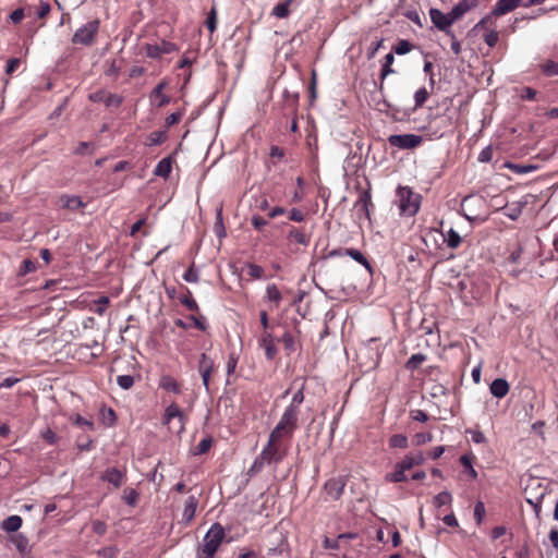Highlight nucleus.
Instances as JSON below:
<instances>
[{"mask_svg":"<svg viewBox=\"0 0 558 558\" xmlns=\"http://www.w3.org/2000/svg\"><path fill=\"white\" fill-rule=\"evenodd\" d=\"M522 0H498L492 10L495 16L505 15L517 9Z\"/></svg>","mask_w":558,"mask_h":558,"instance_id":"dca6fc26","label":"nucleus"},{"mask_svg":"<svg viewBox=\"0 0 558 558\" xmlns=\"http://www.w3.org/2000/svg\"><path fill=\"white\" fill-rule=\"evenodd\" d=\"M247 275L253 279H260L264 275V269L259 265L248 264L247 265Z\"/></svg>","mask_w":558,"mask_h":558,"instance_id":"052dcab7","label":"nucleus"},{"mask_svg":"<svg viewBox=\"0 0 558 558\" xmlns=\"http://www.w3.org/2000/svg\"><path fill=\"white\" fill-rule=\"evenodd\" d=\"M122 499L131 507H134L138 499V493L134 488L125 489Z\"/></svg>","mask_w":558,"mask_h":558,"instance_id":"de8ad7c7","label":"nucleus"},{"mask_svg":"<svg viewBox=\"0 0 558 558\" xmlns=\"http://www.w3.org/2000/svg\"><path fill=\"white\" fill-rule=\"evenodd\" d=\"M451 501H452V496L447 490L440 492L433 499V504L436 508H440L445 505L450 504Z\"/></svg>","mask_w":558,"mask_h":558,"instance_id":"79ce46f5","label":"nucleus"},{"mask_svg":"<svg viewBox=\"0 0 558 558\" xmlns=\"http://www.w3.org/2000/svg\"><path fill=\"white\" fill-rule=\"evenodd\" d=\"M460 463L464 468V472L468 473V475L472 480H475L477 477V472L473 468V464H472L473 463V457H471L469 454H463V456L460 457Z\"/></svg>","mask_w":558,"mask_h":558,"instance_id":"7c9ffc66","label":"nucleus"},{"mask_svg":"<svg viewBox=\"0 0 558 558\" xmlns=\"http://www.w3.org/2000/svg\"><path fill=\"white\" fill-rule=\"evenodd\" d=\"M265 464L267 463L264 460H262L260 456H258L252 463L251 468L247 470V475L251 477L256 475L258 472L262 471Z\"/></svg>","mask_w":558,"mask_h":558,"instance_id":"6e6d98bb","label":"nucleus"},{"mask_svg":"<svg viewBox=\"0 0 558 558\" xmlns=\"http://www.w3.org/2000/svg\"><path fill=\"white\" fill-rule=\"evenodd\" d=\"M288 239L290 241H294L299 244H302L304 246H307L311 241L310 234L305 233L302 229H298L295 227H292L288 233Z\"/></svg>","mask_w":558,"mask_h":558,"instance_id":"a878e982","label":"nucleus"},{"mask_svg":"<svg viewBox=\"0 0 558 558\" xmlns=\"http://www.w3.org/2000/svg\"><path fill=\"white\" fill-rule=\"evenodd\" d=\"M442 236L444 242L450 248L459 247L462 242V238L453 228H450L446 233H442Z\"/></svg>","mask_w":558,"mask_h":558,"instance_id":"bb28decb","label":"nucleus"},{"mask_svg":"<svg viewBox=\"0 0 558 558\" xmlns=\"http://www.w3.org/2000/svg\"><path fill=\"white\" fill-rule=\"evenodd\" d=\"M372 204V196L369 191H363L360 193L359 199L355 203V207L363 210L368 216V206Z\"/></svg>","mask_w":558,"mask_h":558,"instance_id":"c756f323","label":"nucleus"},{"mask_svg":"<svg viewBox=\"0 0 558 558\" xmlns=\"http://www.w3.org/2000/svg\"><path fill=\"white\" fill-rule=\"evenodd\" d=\"M160 387L167 391H171L173 393H180V386L178 381L171 376H162L160 379Z\"/></svg>","mask_w":558,"mask_h":558,"instance_id":"c85d7f7f","label":"nucleus"},{"mask_svg":"<svg viewBox=\"0 0 558 558\" xmlns=\"http://www.w3.org/2000/svg\"><path fill=\"white\" fill-rule=\"evenodd\" d=\"M278 341L282 342L288 354L295 352V339L290 331H286Z\"/></svg>","mask_w":558,"mask_h":558,"instance_id":"2f4dec72","label":"nucleus"},{"mask_svg":"<svg viewBox=\"0 0 558 558\" xmlns=\"http://www.w3.org/2000/svg\"><path fill=\"white\" fill-rule=\"evenodd\" d=\"M100 480L108 482L114 488H119L125 482L126 475L123 471L117 468H108L102 472Z\"/></svg>","mask_w":558,"mask_h":558,"instance_id":"9d476101","label":"nucleus"},{"mask_svg":"<svg viewBox=\"0 0 558 558\" xmlns=\"http://www.w3.org/2000/svg\"><path fill=\"white\" fill-rule=\"evenodd\" d=\"M99 20H92L82 25L72 36V44L82 45V46H90L98 32H99Z\"/></svg>","mask_w":558,"mask_h":558,"instance_id":"20e7f679","label":"nucleus"},{"mask_svg":"<svg viewBox=\"0 0 558 558\" xmlns=\"http://www.w3.org/2000/svg\"><path fill=\"white\" fill-rule=\"evenodd\" d=\"M389 446L391 448L405 449L409 446L408 437L403 434H395L389 438Z\"/></svg>","mask_w":558,"mask_h":558,"instance_id":"c9c22d12","label":"nucleus"},{"mask_svg":"<svg viewBox=\"0 0 558 558\" xmlns=\"http://www.w3.org/2000/svg\"><path fill=\"white\" fill-rule=\"evenodd\" d=\"M162 420H163V423L167 425H170L173 420H178V422H179L178 432H181L184 428V421H185L184 414L175 403H171L170 405H168L166 408Z\"/></svg>","mask_w":558,"mask_h":558,"instance_id":"9b49d317","label":"nucleus"},{"mask_svg":"<svg viewBox=\"0 0 558 558\" xmlns=\"http://www.w3.org/2000/svg\"><path fill=\"white\" fill-rule=\"evenodd\" d=\"M175 50L174 44L162 41L161 44L147 45L146 54L151 59L160 58L162 54L171 53Z\"/></svg>","mask_w":558,"mask_h":558,"instance_id":"ddd939ff","label":"nucleus"},{"mask_svg":"<svg viewBox=\"0 0 558 558\" xmlns=\"http://www.w3.org/2000/svg\"><path fill=\"white\" fill-rule=\"evenodd\" d=\"M423 137L416 134H392L388 137V143L399 149H413L420 146Z\"/></svg>","mask_w":558,"mask_h":558,"instance_id":"423d86ee","label":"nucleus"},{"mask_svg":"<svg viewBox=\"0 0 558 558\" xmlns=\"http://www.w3.org/2000/svg\"><path fill=\"white\" fill-rule=\"evenodd\" d=\"M493 148L492 146H486L482 149V151L478 154L477 160L480 162H489L493 158Z\"/></svg>","mask_w":558,"mask_h":558,"instance_id":"774afa93","label":"nucleus"},{"mask_svg":"<svg viewBox=\"0 0 558 558\" xmlns=\"http://www.w3.org/2000/svg\"><path fill=\"white\" fill-rule=\"evenodd\" d=\"M10 541L13 543L20 554L26 555L31 551L29 541L24 534L16 533L11 536Z\"/></svg>","mask_w":558,"mask_h":558,"instance_id":"5701e85b","label":"nucleus"},{"mask_svg":"<svg viewBox=\"0 0 558 558\" xmlns=\"http://www.w3.org/2000/svg\"><path fill=\"white\" fill-rule=\"evenodd\" d=\"M289 554H290L289 544H288L287 538L283 536H280L277 544L269 547L267 550V555L270 557H277V556H282V555L289 556Z\"/></svg>","mask_w":558,"mask_h":558,"instance_id":"4be33fe9","label":"nucleus"},{"mask_svg":"<svg viewBox=\"0 0 558 558\" xmlns=\"http://www.w3.org/2000/svg\"><path fill=\"white\" fill-rule=\"evenodd\" d=\"M215 233L218 238H225L226 236V229L223 226V219H222V208L217 209L216 214V222L214 226Z\"/></svg>","mask_w":558,"mask_h":558,"instance_id":"a19ab883","label":"nucleus"},{"mask_svg":"<svg viewBox=\"0 0 558 558\" xmlns=\"http://www.w3.org/2000/svg\"><path fill=\"white\" fill-rule=\"evenodd\" d=\"M344 254L347 256H350L359 264L363 265L371 275L373 274V266L361 251H359L357 248H344Z\"/></svg>","mask_w":558,"mask_h":558,"instance_id":"b1692460","label":"nucleus"},{"mask_svg":"<svg viewBox=\"0 0 558 558\" xmlns=\"http://www.w3.org/2000/svg\"><path fill=\"white\" fill-rule=\"evenodd\" d=\"M59 205L60 207L69 209L71 211L85 207V203L83 202L81 196L69 194H62L59 197Z\"/></svg>","mask_w":558,"mask_h":558,"instance_id":"2eb2a0df","label":"nucleus"},{"mask_svg":"<svg viewBox=\"0 0 558 558\" xmlns=\"http://www.w3.org/2000/svg\"><path fill=\"white\" fill-rule=\"evenodd\" d=\"M93 102H102L107 108H119L123 102V97L119 94L106 89L96 90L88 96Z\"/></svg>","mask_w":558,"mask_h":558,"instance_id":"0eeeda50","label":"nucleus"},{"mask_svg":"<svg viewBox=\"0 0 558 558\" xmlns=\"http://www.w3.org/2000/svg\"><path fill=\"white\" fill-rule=\"evenodd\" d=\"M447 120L445 118H438L434 121H430L424 130L426 131V135L428 140H437L444 136L445 129L447 126Z\"/></svg>","mask_w":558,"mask_h":558,"instance_id":"f8f14e48","label":"nucleus"},{"mask_svg":"<svg viewBox=\"0 0 558 558\" xmlns=\"http://www.w3.org/2000/svg\"><path fill=\"white\" fill-rule=\"evenodd\" d=\"M290 3H291V0L276 4L272 9L271 14L278 19L288 17L289 13H290V10H289Z\"/></svg>","mask_w":558,"mask_h":558,"instance_id":"473e14b6","label":"nucleus"},{"mask_svg":"<svg viewBox=\"0 0 558 558\" xmlns=\"http://www.w3.org/2000/svg\"><path fill=\"white\" fill-rule=\"evenodd\" d=\"M405 468H403L401 462L396 463L395 470L391 473H387L385 475V481L389 483H401L408 481V476L405 475Z\"/></svg>","mask_w":558,"mask_h":558,"instance_id":"412c9836","label":"nucleus"},{"mask_svg":"<svg viewBox=\"0 0 558 558\" xmlns=\"http://www.w3.org/2000/svg\"><path fill=\"white\" fill-rule=\"evenodd\" d=\"M477 4L478 0H461L456 5H453L452 11L453 14L458 15L461 19L469 11L477 7Z\"/></svg>","mask_w":558,"mask_h":558,"instance_id":"393cba45","label":"nucleus"},{"mask_svg":"<svg viewBox=\"0 0 558 558\" xmlns=\"http://www.w3.org/2000/svg\"><path fill=\"white\" fill-rule=\"evenodd\" d=\"M73 423L84 429H87V430H94L95 428V425L92 421L83 417L82 415L80 414H76L73 418Z\"/></svg>","mask_w":558,"mask_h":558,"instance_id":"864d4df0","label":"nucleus"},{"mask_svg":"<svg viewBox=\"0 0 558 558\" xmlns=\"http://www.w3.org/2000/svg\"><path fill=\"white\" fill-rule=\"evenodd\" d=\"M22 524V518L17 514H12L1 522L0 529L7 533H15L21 529Z\"/></svg>","mask_w":558,"mask_h":558,"instance_id":"6ab92c4d","label":"nucleus"},{"mask_svg":"<svg viewBox=\"0 0 558 558\" xmlns=\"http://www.w3.org/2000/svg\"><path fill=\"white\" fill-rule=\"evenodd\" d=\"M257 343L264 350L268 361H272L276 357L278 350L275 344V337L270 330H263L257 339Z\"/></svg>","mask_w":558,"mask_h":558,"instance_id":"6e6552de","label":"nucleus"},{"mask_svg":"<svg viewBox=\"0 0 558 558\" xmlns=\"http://www.w3.org/2000/svg\"><path fill=\"white\" fill-rule=\"evenodd\" d=\"M432 439H433V436L429 433H417L413 437V442L416 446H421V445L432 441Z\"/></svg>","mask_w":558,"mask_h":558,"instance_id":"0e129e2a","label":"nucleus"},{"mask_svg":"<svg viewBox=\"0 0 558 558\" xmlns=\"http://www.w3.org/2000/svg\"><path fill=\"white\" fill-rule=\"evenodd\" d=\"M429 93L425 87L418 88L414 94V108L412 111L421 108L425 101L428 99Z\"/></svg>","mask_w":558,"mask_h":558,"instance_id":"4c0bfd02","label":"nucleus"},{"mask_svg":"<svg viewBox=\"0 0 558 558\" xmlns=\"http://www.w3.org/2000/svg\"><path fill=\"white\" fill-rule=\"evenodd\" d=\"M165 141H166V132H163V131L153 132L148 136V142H149L148 144L150 146L160 145Z\"/></svg>","mask_w":558,"mask_h":558,"instance_id":"603ef678","label":"nucleus"},{"mask_svg":"<svg viewBox=\"0 0 558 558\" xmlns=\"http://www.w3.org/2000/svg\"><path fill=\"white\" fill-rule=\"evenodd\" d=\"M485 506L482 501H477L474 506V518L476 519L477 523L480 524L484 517H485Z\"/></svg>","mask_w":558,"mask_h":558,"instance_id":"338daca9","label":"nucleus"},{"mask_svg":"<svg viewBox=\"0 0 558 558\" xmlns=\"http://www.w3.org/2000/svg\"><path fill=\"white\" fill-rule=\"evenodd\" d=\"M211 442H213V440L210 437L203 438L195 447L194 454L206 453L210 449Z\"/></svg>","mask_w":558,"mask_h":558,"instance_id":"3c124183","label":"nucleus"},{"mask_svg":"<svg viewBox=\"0 0 558 558\" xmlns=\"http://www.w3.org/2000/svg\"><path fill=\"white\" fill-rule=\"evenodd\" d=\"M509 384L505 378H496L492 381L489 386V391L492 396L501 399L509 392Z\"/></svg>","mask_w":558,"mask_h":558,"instance_id":"f3484780","label":"nucleus"},{"mask_svg":"<svg viewBox=\"0 0 558 558\" xmlns=\"http://www.w3.org/2000/svg\"><path fill=\"white\" fill-rule=\"evenodd\" d=\"M197 506L198 499L193 495L189 496L182 512V519L184 522L189 523L194 519Z\"/></svg>","mask_w":558,"mask_h":558,"instance_id":"aec40b11","label":"nucleus"},{"mask_svg":"<svg viewBox=\"0 0 558 558\" xmlns=\"http://www.w3.org/2000/svg\"><path fill=\"white\" fill-rule=\"evenodd\" d=\"M183 280L191 283L199 281V274L194 264L183 274Z\"/></svg>","mask_w":558,"mask_h":558,"instance_id":"09e8293b","label":"nucleus"},{"mask_svg":"<svg viewBox=\"0 0 558 558\" xmlns=\"http://www.w3.org/2000/svg\"><path fill=\"white\" fill-rule=\"evenodd\" d=\"M281 436L271 430L268 437V441L266 446L263 448L259 456L262 460H264L268 465L269 464H278L284 458V450H282L280 444L278 442Z\"/></svg>","mask_w":558,"mask_h":558,"instance_id":"7ed1b4c3","label":"nucleus"},{"mask_svg":"<svg viewBox=\"0 0 558 558\" xmlns=\"http://www.w3.org/2000/svg\"><path fill=\"white\" fill-rule=\"evenodd\" d=\"M118 386L123 390H129L134 385V377L132 375H120L117 377Z\"/></svg>","mask_w":558,"mask_h":558,"instance_id":"49530a36","label":"nucleus"},{"mask_svg":"<svg viewBox=\"0 0 558 558\" xmlns=\"http://www.w3.org/2000/svg\"><path fill=\"white\" fill-rule=\"evenodd\" d=\"M412 50V45L410 41L405 39L399 40V43L395 46L393 52L398 56H403Z\"/></svg>","mask_w":558,"mask_h":558,"instance_id":"8fccbe9b","label":"nucleus"},{"mask_svg":"<svg viewBox=\"0 0 558 558\" xmlns=\"http://www.w3.org/2000/svg\"><path fill=\"white\" fill-rule=\"evenodd\" d=\"M345 478L343 476H337L328 480L324 485V490L331 500H338L344 490Z\"/></svg>","mask_w":558,"mask_h":558,"instance_id":"1a4fd4ad","label":"nucleus"},{"mask_svg":"<svg viewBox=\"0 0 558 558\" xmlns=\"http://www.w3.org/2000/svg\"><path fill=\"white\" fill-rule=\"evenodd\" d=\"M180 302L191 312H198L199 307L196 301L193 299L192 293L187 290V293L180 296Z\"/></svg>","mask_w":558,"mask_h":558,"instance_id":"58836bf2","label":"nucleus"},{"mask_svg":"<svg viewBox=\"0 0 558 558\" xmlns=\"http://www.w3.org/2000/svg\"><path fill=\"white\" fill-rule=\"evenodd\" d=\"M93 153H94V145L88 142H81L74 150V154H76V155H90Z\"/></svg>","mask_w":558,"mask_h":558,"instance_id":"bf43d9fd","label":"nucleus"},{"mask_svg":"<svg viewBox=\"0 0 558 558\" xmlns=\"http://www.w3.org/2000/svg\"><path fill=\"white\" fill-rule=\"evenodd\" d=\"M426 361V355L423 353H416L410 356V359L405 363V368L408 371H415L418 368V366Z\"/></svg>","mask_w":558,"mask_h":558,"instance_id":"f704fd0d","label":"nucleus"},{"mask_svg":"<svg viewBox=\"0 0 558 558\" xmlns=\"http://www.w3.org/2000/svg\"><path fill=\"white\" fill-rule=\"evenodd\" d=\"M166 87V83L161 82L159 83L151 93V97L159 98L158 106L162 107L169 102V98L163 95V89Z\"/></svg>","mask_w":558,"mask_h":558,"instance_id":"ea45409f","label":"nucleus"},{"mask_svg":"<svg viewBox=\"0 0 558 558\" xmlns=\"http://www.w3.org/2000/svg\"><path fill=\"white\" fill-rule=\"evenodd\" d=\"M304 386H302L292 397V400L290 402V407L292 408H295L298 410H300V405L303 403L304 401Z\"/></svg>","mask_w":558,"mask_h":558,"instance_id":"680f3d73","label":"nucleus"},{"mask_svg":"<svg viewBox=\"0 0 558 558\" xmlns=\"http://www.w3.org/2000/svg\"><path fill=\"white\" fill-rule=\"evenodd\" d=\"M37 268L36 263L31 259H24L20 266L17 275L21 277L26 276L29 272L35 271Z\"/></svg>","mask_w":558,"mask_h":558,"instance_id":"a18cd8bd","label":"nucleus"},{"mask_svg":"<svg viewBox=\"0 0 558 558\" xmlns=\"http://www.w3.org/2000/svg\"><path fill=\"white\" fill-rule=\"evenodd\" d=\"M266 296H267L268 301L275 303L276 305H279V303L282 300L281 292L277 288V286L274 284V283L267 286V288H266Z\"/></svg>","mask_w":558,"mask_h":558,"instance_id":"e433bc0d","label":"nucleus"},{"mask_svg":"<svg viewBox=\"0 0 558 558\" xmlns=\"http://www.w3.org/2000/svg\"><path fill=\"white\" fill-rule=\"evenodd\" d=\"M213 371L214 369V361L207 356L206 353H202L198 362V371Z\"/></svg>","mask_w":558,"mask_h":558,"instance_id":"4d7b16f0","label":"nucleus"},{"mask_svg":"<svg viewBox=\"0 0 558 558\" xmlns=\"http://www.w3.org/2000/svg\"><path fill=\"white\" fill-rule=\"evenodd\" d=\"M50 11V3L46 0H39V5L35 14L38 19H44L49 14Z\"/></svg>","mask_w":558,"mask_h":558,"instance_id":"13d9d810","label":"nucleus"},{"mask_svg":"<svg viewBox=\"0 0 558 558\" xmlns=\"http://www.w3.org/2000/svg\"><path fill=\"white\" fill-rule=\"evenodd\" d=\"M407 470L422 465L425 462V456L422 451L410 452L400 461Z\"/></svg>","mask_w":558,"mask_h":558,"instance_id":"a211bd4d","label":"nucleus"},{"mask_svg":"<svg viewBox=\"0 0 558 558\" xmlns=\"http://www.w3.org/2000/svg\"><path fill=\"white\" fill-rule=\"evenodd\" d=\"M171 172V158H162L155 167L154 174L161 178H168Z\"/></svg>","mask_w":558,"mask_h":558,"instance_id":"cd10ccee","label":"nucleus"},{"mask_svg":"<svg viewBox=\"0 0 558 558\" xmlns=\"http://www.w3.org/2000/svg\"><path fill=\"white\" fill-rule=\"evenodd\" d=\"M104 421L108 426H111L117 421V415L111 408L102 410Z\"/></svg>","mask_w":558,"mask_h":558,"instance_id":"69168bd1","label":"nucleus"},{"mask_svg":"<svg viewBox=\"0 0 558 558\" xmlns=\"http://www.w3.org/2000/svg\"><path fill=\"white\" fill-rule=\"evenodd\" d=\"M206 25H207V28L211 33L216 31V28H217V11L215 8H211V10L209 11V13L207 15V20H206Z\"/></svg>","mask_w":558,"mask_h":558,"instance_id":"e2e57ef3","label":"nucleus"},{"mask_svg":"<svg viewBox=\"0 0 558 558\" xmlns=\"http://www.w3.org/2000/svg\"><path fill=\"white\" fill-rule=\"evenodd\" d=\"M109 304V298L108 296H100L98 298L95 302H94V305H93V311L94 313H96L97 315H104L106 310H107V305Z\"/></svg>","mask_w":558,"mask_h":558,"instance_id":"c03bdc74","label":"nucleus"},{"mask_svg":"<svg viewBox=\"0 0 558 558\" xmlns=\"http://www.w3.org/2000/svg\"><path fill=\"white\" fill-rule=\"evenodd\" d=\"M395 61V56L392 52H389L385 56L384 64L380 72V78L381 81L385 80L389 74H392L395 71L391 68L392 63Z\"/></svg>","mask_w":558,"mask_h":558,"instance_id":"72a5a7b5","label":"nucleus"},{"mask_svg":"<svg viewBox=\"0 0 558 558\" xmlns=\"http://www.w3.org/2000/svg\"><path fill=\"white\" fill-rule=\"evenodd\" d=\"M299 412L300 410L288 405L272 432L279 434L280 436L283 434L292 436L294 429L298 426Z\"/></svg>","mask_w":558,"mask_h":558,"instance_id":"39448f33","label":"nucleus"},{"mask_svg":"<svg viewBox=\"0 0 558 558\" xmlns=\"http://www.w3.org/2000/svg\"><path fill=\"white\" fill-rule=\"evenodd\" d=\"M541 70L546 76H558V62L547 60L541 64Z\"/></svg>","mask_w":558,"mask_h":558,"instance_id":"37998d69","label":"nucleus"},{"mask_svg":"<svg viewBox=\"0 0 558 558\" xmlns=\"http://www.w3.org/2000/svg\"><path fill=\"white\" fill-rule=\"evenodd\" d=\"M396 197L400 215L413 217L418 213L422 196L410 186L399 185L396 190Z\"/></svg>","mask_w":558,"mask_h":558,"instance_id":"f257e3e1","label":"nucleus"},{"mask_svg":"<svg viewBox=\"0 0 558 558\" xmlns=\"http://www.w3.org/2000/svg\"><path fill=\"white\" fill-rule=\"evenodd\" d=\"M429 17L433 24L441 32H445L447 35L451 34V29L449 27L446 14L439 9L432 8L429 10Z\"/></svg>","mask_w":558,"mask_h":558,"instance_id":"4468645a","label":"nucleus"},{"mask_svg":"<svg viewBox=\"0 0 558 558\" xmlns=\"http://www.w3.org/2000/svg\"><path fill=\"white\" fill-rule=\"evenodd\" d=\"M499 40V34L495 29L487 31L484 35V41L490 48L495 47Z\"/></svg>","mask_w":558,"mask_h":558,"instance_id":"5fc2aeb1","label":"nucleus"},{"mask_svg":"<svg viewBox=\"0 0 558 558\" xmlns=\"http://www.w3.org/2000/svg\"><path fill=\"white\" fill-rule=\"evenodd\" d=\"M225 538L226 532L223 526L220 523L211 524L203 538V554L214 558Z\"/></svg>","mask_w":558,"mask_h":558,"instance_id":"f03ea898","label":"nucleus"}]
</instances>
